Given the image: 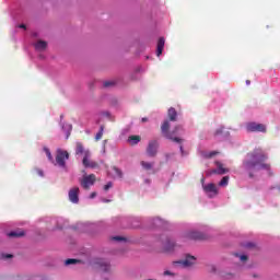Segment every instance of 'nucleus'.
I'll list each match as a JSON object with an SVG mask.
<instances>
[{"instance_id":"1","label":"nucleus","mask_w":280,"mask_h":280,"mask_svg":"<svg viewBox=\"0 0 280 280\" xmlns=\"http://www.w3.org/2000/svg\"><path fill=\"white\" fill-rule=\"evenodd\" d=\"M250 160L243 162V167L247 172L253 170H270V165L264 163L268 155L261 149H255L252 153L248 154Z\"/></svg>"},{"instance_id":"2","label":"nucleus","mask_w":280,"mask_h":280,"mask_svg":"<svg viewBox=\"0 0 280 280\" xmlns=\"http://www.w3.org/2000/svg\"><path fill=\"white\" fill-rule=\"evenodd\" d=\"M183 130V126L177 125L174 127L172 131H170V120H164L161 126V132L165 139H170L171 141H174L175 143H183V139L178 137H174V135H178Z\"/></svg>"},{"instance_id":"3","label":"nucleus","mask_w":280,"mask_h":280,"mask_svg":"<svg viewBox=\"0 0 280 280\" xmlns=\"http://www.w3.org/2000/svg\"><path fill=\"white\" fill-rule=\"evenodd\" d=\"M65 161H69V152L58 150L56 155V163L59 167H66L67 163Z\"/></svg>"},{"instance_id":"4","label":"nucleus","mask_w":280,"mask_h":280,"mask_svg":"<svg viewBox=\"0 0 280 280\" xmlns=\"http://www.w3.org/2000/svg\"><path fill=\"white\" fill-rule=\"evenodd\" d=\"M95 180H96L95 174L85 175L80 180V185L81 187H83V189H91L92 185H95Z\"/></svg>"},{"instance_id":"5","label":"nucleus","mask_w":280,"mask_h":280,"mask_svg":"<svg viewBox=\"0 0 280 280\" xmlns=\"http://www.w3.org/2000/svg\"><path fill=\"white\" fill-rule=\"evenodd\" d=\"M147 154L148 156H151V159H154V156L159 154V141L156 140L149 141V144L147 147Z\"/></svg>"},{"instance_id":"6","label":"nucleus","mask_w":280,"mask_h":280,"mask_svg":"<svg viewBox=\"0 0 280 280\" xmlns=\"http://www.w3.org/2000/svg\"><path fill=\"white\" fill-rule=\"evenodd\" d=\"M196 264V257L191 255H187L184 260L175 261L174 266H180L182 268H189Z\"/></svg>"},{"instance_id":"7","label":"nucleus","mask_w":280,"mask_h":280,"mask_svg":"<svg viewBox=\"0 0 280 280\" xmlns=\"http://www.w3.org/2000/svg\"><path fill=\"white\" fill-rule=\"evenodd\" d=\"M68 198L73 205L80 202V188L78 186L72 187L68 192Z\"/></svg>"},{"instance_id":"8","label":"nucleus","mask_w":280,"mask_h":280,"mask_svg":"<svg viewBox=\"0 0 280 280\" xmlns=\"http://www.w3.org/2000/svg\"><path fill=\"white\" fill-rule=\"evenodd\" d=\"M203 191L209 198H215V196H218V186L213 183L203 185Z\"/></svg>"},{"instance_id":"9","label":"nucleus","mask_w":280,"mask_h":280,"mask_svg":"<svg viewBox=\"0 0 280 280\" xmlns=\"http://www.w3.org/2000/svg\"><path fill=\"white\" fill-rule=\"evenodd\" d=\"M248 132H266V125L257 124V122H249L247 125Z\"/></svg>"},{"instance_id":"10","label":"nucleus","mask_w":280,"mask_h":280,"mask_svg":"<svg viewBox=\"0 0 280 280\" xmlns=\"http://www.w3.org/2000/svg\"><path fill=\"white\" fill-rule=\"evenodd\" d=\"M214 165H217V168L212 170L210 174H219V176L229 174V168L224 167V164H222L221 162L217 161L214 162Z\"/></svg>"},{"instance_id":"11","label":"nucleus","mask_w":280,"mask_h":280,"mask_svg":"<svg viewBox=\"0 0 280 280\" xmlns=\"http://www.w3.org/2000/svg\"><path fill=\"white\" fill-rule=\"evenodd\" d=\"M89 156H91V152L86 151L84 153L82 163L84 167H91L92 170H94L95 167H97V163L89 160Z\"/></svg>"},{"instance_id":"12","label":"nucleus","mask_w":280,"mask_h":280,"mask_svg":"<svg viewBox=\"0 0 280 280\" xmlns=\"http://www.w3.org/2000/svg\"><path fill=\"white\" fill-rule=\"evenodd\" d=\"M187 240H207V235L201 232L191 231L186 234Z\"/></svg>"},{"instance_id":"13","label":"nucleus","mask_w":280,"mask_h":280,"mask_svg":"<svg viewBox=\"0 0 280 280\" xmlns=\"http://www.w3.org/2000/svg\"><path fill=\"white\" fill-rule=\"evenodd\" d=\"M36 51H45L47 49V42L39 39L34 44Z\"/></svg>"},{"instance_id":"14","label":"nucleus","mask_w":280,"mask_h":280,"mask_svg":"<svg viewBox=\"0 0 280 280\" xmlns=\"http://www.w3.org/2000/svg\"><path fill=\"white\" fill-rule=\"evenodd\" d=\"M164 47H165V38L160 37L158 40L156 56H161V54H163Z\"/></svg>"},{"instance_id":"15","label":"nucleus","mask_w":280,"mask_h":280,"mask_svg":"<svg viewBox=\"0 0 280 280\" xmlns=\"http://www.w3.org/2000/svg\"><path fill=\"white\" fill-rule=\"evenodd\" d=\"M167 117H168L170 121H176V119L178 117V113L176 112V108L171 107L167 112Z\"/></svg>"},{"instance_id":"16","label":"nucleus","mask_w":280,"mask_h":280,"mask_svg":"<svg viewBox=\"0 0 280 280\" xmlns=\"http://www.w3.org/2000/svg\"><path fill=\"white\" fill-rule=\"evenodd\" d=\"M139 141H141V136H130L128 138V142L130 143V145H137Z\"/></svg>"},{"instance_id":"17","label":"nucleus","mask_w":280,"mask_h":280,"mask_svg":"<svg viewBox=\"0 0 280 280\" xmlns=\"http://www.w3.org/2000/svg\"><path fill=\"white\" fill-rule=\"evenodd\" d=\"M23 235H25V232L21 230L13 231L8 234L9 237H23Z\"/></svg>"},{"instance_id":"18","label":"nucleus","mask_w":280,"mask_h":280,"mask_svg":"<svg viewBox=\"0 0 280 280\" xmlns=\"http://www.w3.org/2000/svg\"><path fill=\"white\" fill-rule=\"evenodd\" d=\"M86 151L84 150V145H82V142H77V148H75V154H83Z\"/></svg>"},{"instance_id":"19","label":"nucleus","mask_w":280,"mask_h":280,"mask_svg":"<svg viewBox=\"0 0 280 280\" xmlns=\"http://www.w3.org/2000/svg\"><path fill=\"white\" fill-rule=\"evenodd\" d=\"M218 154H220V152L211 151V152H208V153H203L202 156H203V159H213V156H218Z\"/></svg>"},{"instance_id":"20","label":"nucleus","mask_w":280,"mask_h":280,"mask_svg":"<svg viewBox=\"0 0 280 280\" xmlns=\"http://www.w3.org/2000/svg\"><path fill=\"white\" fill-rule=\"evenodd\" d=\"M174 248H176V243H174L173 241H168L165 245V250H167L168 253L172 252Z\"/></svg>"},{"instance_id":"21","label":"nucleus","mask_w":280,"mask_h":280,"mask_svg":"<svg viewBox=\"0 0 280 280\" xmlns=\"http://www.w3.org/2000/svg\"><path fill=\"white\" fill-rule=\"evenodd\" d=\"M140 165L143 167V170L150 171V170H152L154 164L150 163V162L142 161V162H140Z\"/></svg>"},{"instance_id":"22","label":"nucleus","mask_w":280,"mask_h":280,"mask_svg":"<svg viewBox=\"0 0 280 280\" xmlns=\"http://www.w3.org/2000/svg\"><path fill=\"white\" fill-rule=\"evenodd\" d=\"M62 130L66 132V139H69L71 137V125L62 126Z\"/></svg>"},{"instance_id":"23","label":"nucleus","mask_w":280,"mask_h":280,"mask_svg":"<svg viewBox=\"0 0 280 280\" xmlns=\"http://www.w3.org/2000/svg\"><path fill=\"white\" fill-rule=\"evenodd\" d=\"M101 269L103 270V272H108V270H110V264H108V261H102Z\"/></svg>"},{"instance_id":"24","label":"nucleus","mask_w":280,"mask_h":280,"mask_svg":"<svg viewBox=\"0 0 280 280\" xmlns=\"http://www.w3.org/2000/svg\"><path fill=\"white\" fill-rule=\"evenodd\" d=\"M113 171L116 174V178H124V173L121 172V170H119L117 166L113 167Z\"/></svg>"},{"instance_id":"25","label":"nucleus","mask_w":280,"mask_h":280,"mask_svg":"<svg viewBox=\"0 0 280 280\" xmlns=\"http://www.w3.org/2000/svg\"><path fill=\"white\" fill-rule=\"evenodd\" d=\"M229 185V176L222 177V179L219 183V187H226Z\"/></svg>"},{"instance_id":"26","label":"nucleus","mask_w":280,"mask_h":280,"mask_svg":"<svg viewBox=\"0 0 280 280\" xmlns=\"http://www.w3.org/2000/svg\"><path fill=\"white\" fill-rule=\"evenodd\" d=\"M66 266H71L73 264H80V260L75 259V258H69L65 261Z\"/></svg>"},{"instance_id":"27","label":"nucleus","mask_w":280,"mask_h":280,"mask_svg":"<svg viewBox=\"0 0 280 280\" xmlns=\"http://www.w3.org/2000/svg\"><path fill=\"white\" fill-rule=\"evenodd\" d=\"M103 136H104V126H101L100 131L96 133L95 140L100 141V139H102Z\"/></svg>"},{"instance_id":"28","label":"nucleus","mask_w":280,"mask_h":280,"mask_svg":"<svg viewBox=\"0 0 280 280\" xmlns=\"http://www.w3.org/2000/svg\"><path fill=\"white\" fill-rule=\"evenodd\" d=\"M112 240L114 242H126V237L124 236H113Z\"/></svg>"},{"instance_id":"29","label":"nucleus","mask_w":280,"mask_h":280,"mask_svg":"<svg viewBox=\"0 0 280 280\" xmlns=\"http://www.w3.org/2000/svg\"><path fill=\"white\" fill-rule=\"evenodd\" d=\"M44 152L46 153V156H47L50 161H54V158L51 156V151H49V149L44 148Z\"/></svg>"},{"instance_id":"30","label":"nucleus","mask_w":280,"mask_h":280,"mask_svg":"<svg viewBox=\"0 0 280 280\" xmlns=\"http://www.w3.org/2000/svg\"><path fill=\"white\" fill-rule=\"evenodd\" d=\"M114 85H115V82H113V81H106V82L104 83V86H105V88L114 86Z\"/></svg>"},{"instance_id":"31","label":"nucleus","mask_w":280,"mask_h":280,"mask_svg":"<svg viewBox=\"0 0 280 280\" xmlns=\"http://www.w3.org/2000/svg\"><path fill=\"white\" fill-rule=\"evenodd\" d=\"M110 187H113V183H112V182L107 183V184L104 186V190H105V191H108V189H110Z\"/></svg>"},{"instance_id":"32","label":"nucleus","mask_w":280,"mask_h":280,"mask_svg":"<svg viewBox=\"0 0 280 280\" xmlns=\"http://www.w3.org/2000/svg\"><path fill=\"white\" fill-rule=\"evenodd\" d=\"M240 259H241V261H248V256H246V255H241V256H240Z\"/></svg>"},{"instance_id":"33","label":"nucleus","mask_w":280,"mask_h":280,"mask_svg":"<svg viewBox=\"0 0 280 280\" xmlns=\"http://www.w3.org/2000/svg\"><path fill=\"white\" fill-rule=\"evenodd\" d=\"M245 248H255V244L254 243H247L245 245Z\"/></svg>"},{"instance_id":"34","label":"nucleus","mask_w":280,"mask_h":280,"mask_svg":"<svg viewBox=\"0 0 280 280\" xmlns=\"http://www.w3.org/2000/svg\"><path fill=\"white\" fill-rule=\"evenodd\" d=\"M179 150H180L182 156H185V149L183 148V145L179 147Z\"/></svg>"},{"instance_id":"35","label":"nucleus","mask_w":280,"mask_h":280,"mask_svg":"<svg viewBox=\"0 0 280 280\" xmlns=\"http://www.w3.org/2000/svg\"><path fill=\"white\" fill-rule=\"evenodd\" d=\"M35 172L38 174V176H44L43 171H40L39 168L35 170Z\"/></svg>"},{"instance_id":"36","label":"nucleus","mask_w":280,"mask_h":280,"mask_svg":"<svg viewBox=\"0 0 280 280\" xmlns=\"http://www.w3.org/2000/svg\"><path fill=\"white\" fill-rule=\"evenodd\" d=\"M19 27H20V30H26L27 28V26H25V24H20Z\"/></svg>"},{"instance_id":"37","label":"nucleus","mask_w":280,"mask_h":280,"mask_svg":"<svg viewBox=\"0 0 280 280\" xmlns=\"http://www.w3.org/2000/svg\"><path fill=\"white\" fill-rule=\"evenodd\" d=\"M96 196H97V192H92V194L90 195V198L93 199V198H95Z\"/></svg>"},{"instance_id":"38","label":"nucleus","mask_w":280,"mask_h":280,"mask_svg":"<svg viewBox=\"0 0 280 280\" xmlns=\"http://www.w3.org/2000/svg\"><path fill=\"white\" fill-rule=\"evenodd\" d=\"M4 258H5V259H12V255H11V254H7V255L4 256Z\"/></svg>"},{"instance_id":"39","label":"nucleus","mask_w":280,"mask_h":280,"mask_svg":"<svg viewBox=\"0 0 280 280\" xmlns=\"http://www.w3.org/2000/svg\"><path fill=\"white\" fill-rule=\"evenodd\" d=\"M164 275L167 276H172V271H164Z\"/></svg>"},{"instance_id":"40","label":"nucleus","mask_w":280,"mask_h":280,"mask_svg":"<svg viewBox=\"0 0 280 280\" xmlns=\"http://www.w3.org/2000/svg\"><path fill=\"white\" fill-rule=\"evenodd\" d=\"M141 121H142V124H145V121H148V118L144 117L141 119Z\"/></svg>"},{"instance_id":"41","label":"nucleus","mask_w":280,"mask_h":280,"mask_svg":"<svg viewBox=\"0 0 280 280\" xmlns=\"http://www.w3.org/2000/svg\"><path fill=\"white\" fill-rule=\"evenodd\" d=\"M246 84L249 85L250 84V80H246Z\"/></svg>"},{"instance_id":"42","label":"nucleus","mask_w":280,"mask_h":280,"mask_svg":"<svg viewBox=\"0 0 280 280\" xmlns=\"http://www.w3.org/2000/svg\"><path fill=\"white\" fill-rule=\"evenodd\" d=\"M249 177H250V178H253V175H252V173H249Z\"/></svg>"},{"instance_id":"43","label":"nucleus","mask_w":280,"mask_h":280,"mask_svg":"<svg viewBox=\"0 0 280 280\" xmlns=\"http://www.w3.org/2000/svg\"><path fill=\"white\" fill-rule=\"evenodd\" d=\"M254 278L256 279V278H257V275H254Z\"/></svg>"}]
</instances>
